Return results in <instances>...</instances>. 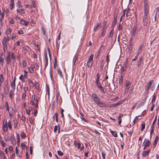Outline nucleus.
Here are the masks:
<instances>
[{
	"instance_id": "nucleus-39",
	"label": "nucleus",
	"mask_w": 159,
	"mask_h": 159,
	"mask_svg": "<svg viewBox=\"0 0 159 159\" xmlns=\"http://www.w3.org/2000/svg\"><path fill=\"white\" fill-rule=\"evenodd\" d=\"M145 124L144 122H143L141 125L142 128L141 129V131H143L145 128Z\"/></svg>"
},
{
	"instance_id": "nucleus-20",
	"label": "nucleus",
	"mask_w": 159,
	"mask_h": 159,
	"mask_svg": "<svg viewBox=\"0 0 159 159\" xmlns=\"http://www.w3.org/2000/svg\"><path fill=\"white\" fill-rule=\"evenodd\" d=\"M143 46V44H141L139 46L137 52V55H139L142 52Z\"/></svg>"
},
{
	"instance_id": "nucleus-60",
	"label": "nucleus",
	"mask_w": 159,
	"mask_h": 159,
	"mask_svg": "<svg viewBox=\"0 0 159 159\" xmlns=\"http://www.w3.org/2000/svg\"><path fill=\"white\" fill-rule=\"evenodd\" d=\"M156 95H154L153 96V98H152V104H153V102L155 101V100H156Z\"/></svg>"
},
{
	"instance_id": "nucleus-3",
	"label": "nucleus",
	"mask_w": 159,
	"mask_h": 159,
	"mask_svg": "<svg viewBox=\"0 0 159 159\" xmlns=\"http://www.w3.org/2000/svg\"><path fill=\"white\" fill-rule=\"evenodd\" d=\"M10 40V38H9L8 36H7V37H4L2 40V44L3 46H7V43L8 41H9Z\"/></svg>"
},
{
	"instance_id": "nucleus-6",
	"label": "nucleus",
	"mask_w": 159,
	"mask_h": 159,
	"mask_svg": "<svg viewBox=\"0 0 159 159\" xmlns=\"http://www.w3.org/2000/svg\"><path fill=\"white\" fill-rule=\"evenodd\" d=\"M153 80H151L146 84L145 87L146 88V89L148 91L149 90L150 87L152 86V84L153 83Z\"/></svg>"
},
{
	"instance_id": "nucleus-15",
	"label": "nucleus",
	"mask_w": 159,
	"mask_h": 159,
	"mask_svg": "<svg viewBox=\"0 0 159 159\" xmlns=\"http://www.w3.org/2000/svg\"><path fill=\"white\" fill-rule=\"evenodd\" d=\"M104 66V61L103 60H101L99 63V68L101 70H103Z\"/></svg>"
},
{
	"instance_id": "nucleus-9",
	"label": "nucleus",
	"mask_w": 159,
	"mask_h": 159,
	"mask_svg": "<svg viewBox=\"0 0 159 159\" xmlns=\"http://www.w3.org/2000/svg\"><path fill=\"white\" fill-rule=\"evenodd\" d=\"M44 56H45V66L44 68V69L45 70L46 69L48 63V58L47 57V54L46 52H45L44 53Z\"/></svg>"
},
{
	"instance_id": "nucleus-50",
	"label": "nucleus",
	"mask_w": 159,
	"mask_h": 159,
	"mask_svg": "<svg viewBox=\"0 0 159 159\" xmlns=\"http://www.w3.org/2000/svg\"><path fill=\"white\" fill-rule=\"evenodd\" d=\"M12 138V136H7V138L6 139V141H8L9 140H10Z\"/></svg>"
},
{
	"instance_id": "nucleus-16",
	"label": "nucleus",
	"mask_w": 159,
	"mask_h": 159,
	"mask_svg": "<svg viewBox=\"0 0 159 159\" xmlns=\"http://www.w3.org/2000/svg\"><path fill=\"white\" fill-rule=\"evenodd\" d=\"M127 64V63H125L124 64L123 66L121 67L120 68V71L121 72H123L126 69Z\"/></svg>"
},
{
	"instance_id": "nucleus-37",
	"label": "nucleus",
	"mask_w": 159,
	"mask_h": 159,
	"mask_svg": "<svg viewBox=\"0 0 159 159\" xmlns=\"http://www.w3.org/2000/svg\"><path fill=\"white\" fill-rule=\"evenodd\" d=\"M11 2L10 4V8L11 10H12L14 8V1H11Z\"/></svg>"
},
{
	"instance_id": "nucleus-45",
	"label": "nucleus",
	"mask_w": 159,
	"mask_h": 159,
	"mask_svg": "<svg viewBox=\"0 0 159 159\" xmlns=\"http://www.w3.org/2000/svg\"><path fill=\"white\" fill-rule=\"evenodd\" d=\"M94 101L96 102L97 104L98 102L100 101L99 98L98 97L96 98H95L93 100Z\"/></svg>"
},
{
	"instance_id": "nucleus-18",
	"label": "nucleus",
	"mask_w": 159,
	"mask_h": 159,
	"mask_svg": "<svg viewBox=\"0 0 159 159\" xmlns=\"http://www.w3.org/2000/svg\"><path fill=\"white\" fill-rule=\"evenodd\" d=\"M148 0H143L144 10H148Z\"/></svg>"
},
{
	"instance_id": "nucleus-19",
	"label": "nucleus",
	"mask_w": 159,
	"mask_h": 159,
	"mask_svg": "<svg viewBox=\"0 0 159 159\" xmlns=\"http://www.w3.org/2000/svg\"><path fill=\"white\" fill-rule=\"evenodd\" d=\"M131 86V83L129 81H127L125 85V91L127 90V91H128L129 88Z\"/></svg>"
},
{
	"instance_id": "nucleus-29",
	"label": "nucleus",
	"mask_w": 159,
	"mask_h": 159,
	"mask_svg": "<svg viewBox=\"0 0 159 159\" xmlns=\"http://www.w3.org/2000/svg\"><path fill=\"white\" fill-rule=\"evenodd\" d=\"M142 60V57H141L139 59V60L137 64L138 67H139L141 66Z\"/></svg>"
},
{
	"instance_id": "nucleus-8",
	"label": "nucleus",
	"mask_w": 159,
	"mask_h": 159,
	"mask_svg": "<svg viewBox=\"0 0 159 159\" xmlns=\"http://www.w3.org/2000/svg\"><path fill=\"white\" fill-rule=\"evenodd\" d=\"M97 104L101 107L107 108L109 107L108 105L106 104L105 102H102L99 101L97 103Z\"/></svg>"
},
{
	"instance_id": "nucleus-28",
	"label": "nucleus",
	"mask_w": 159,
	"mask_h": 159,
	"mask_svg": "<svg viewBox=\"0 0 159 159\" xmlns=\"http://www.w3.org/2000/svg\"><path fill=\"white\" fill-rule=\"evenodd\" d=\"M3 75L2 74H0V90L1 89V86L3 82Z\"/></svg>"
},
{
	"instance_id": "nucleus-44",
	"label": "nucleus",
	"mask_w": 159,
	"mask_h": 159,
	"mask_svg": "<svg viewBox=\"0 0 159 159\" xmlns=\"http://www.w3.org/2000/svg\"><path fill=\"white\" fill-rule=\"evenodd\" d=\"M14 126V128H16L17 126V121L16 120H13Z\"/></svg>"
},
{
	"instance_id": "nucleus-26",
	"label": "nucleus",
	"mask_w": 159,
	"mask_h": 159,
	"mask_svg": "<svg viewBox=\"0 0 159 159\" xmlns=\"http://www.w3.org/2000/svg\"><path fill=\"white\" fill-rule=\"evenodd\" d=\"M6 64L7 65H9L11 61V59L10 56L9 55H8L6 58Z\"/></svg>"
},
{
	"instance_id": "nucleus-54",
	"label": "nucleus",
	"mask_w": 159,
	"mask_h": 159,
	"mask_svg": "<svg viewBox=\"0 0 159 159\" xmlns=\"http://www.w3.org/2000/svg\"><path fill=\"white\" fill-rule=\"evenodd\" d=\"M21 137L22 139H24L26 137V135L24 132H22L21 134Z\"/></svg>"
},
{
	"instance_id": "nucleus-34",
	"label": "nucleus",
	"mask_w": 159,
	"mask_h": 159,
	"mask_svg": "<svg viewBox=\"0 0 159 159\" xmlns=\"http://www.w3.org/2000/svg\"><path fill=\"white\" fill-rule=\"evenodd\" d=\"M157 118V116L156 115V116H155L154 120L153 121V122L152 123V125H151V128H154V124L156 122Z\"/></svg>"
},
{
	"instance_id": "nucleus-23",
	"label": "nucleus",
	"mask_w": 159,
	"mask_h": 159,
	"mask_svg": "<svg viewBox=\"0 0 159 159\" xmlns=\"http://www.w3.org/2000/svg\"><path fill=\"white\" fill-rule=\"evenodd\" d=\"M8 55H9L10 56H11V58L12 59H14V60H15V57L14 52L9 51Z\"/></svg>"
},
{
	"instance_id": "nucleus-64",
	"label": "nucleus",
	"mask_w": 159,
	"mask_h": 159,
	"mask_svg": "<svg viewBox=\"0 0 159 159\" xmlns=\"http://www.w3.org/2000/svg\"><path fill=\"white\" fill-rule=\"evenodd\" d=\"M21 146L22 147V149H24L25 148V147H26L25 144L23 143H21Z\"/></svg>"
},
{
	"instance_id": "nucleus-52",
	"label": "nucleus",
	"mask_w": 159,
	"mask_h": 159,
	"mask_svg": "<svg viewBox=\"0 0 159 159\" xmlns=\"http://www.w3.org/2000/svg\"><path fill=\"white\" fill-rule=\"evenodd\" d=\"M13 114V109L12 108H11V110L9 112V116L11 117L12 116Z\"/></svg>"
},
{
	"instance_id": "nucleus-56",
	"label": "nucleus",
	"mask_w": 159,
	"mask_h": 159,
	"mask_svg": "<svg viewBox=\"0 0 159 159\" xmlns=\"http://www.w3.org/2000/svg\"><path fill=\"white\" fill-rule=\"evenodd\" d=\"M24 76L23 75H20L19 77V79L22 81H24Z\"/></svg>"
},
{
	"instance_id": "nucleus-25",
	"label": "nucleus",
	"mask_w": 159,
	"mask_h": 159,
	"mask_svg": "<svg viewBox=\"0 0 159 159\" xmlns=\"http://www.w3.org/2000/svg\"><path fill=\"white\" fill-rule=\"evenodd\" d=\"M16 152L17 156L20 157H21L22 156V155L20 152H19V150L18 149L17 147L16 148Z\"/></svg>"
},
{
	"instance_id": "nucleus-21",
	"label": "nucleus",
	"mask_w": 159,
	"mask_h": 159,
	"mask_svg": "<svg viewBox=\"0 0 159 159\" xmlns=\"http://www.w3.org/2000/svg\"><path fill=\"white\" fill-rule=\"evenodd\" d=\"M9 97L11 99V100L12 97L14 96V90L12 89H11L9 93Z\"/></svg>"
},
{
	"instance_id": "nucleus-35",
	"label": "nucleus",
	"mask_w": 159,
	"mask_h": 159,
	"mask_svg": "<svg viewBox=\"0 0 159 159\" xmlns=\"http://www.w3.org/2000/svg\"><path fill=\"white\" fill-rule=\"evenodd\" d=\"M146 98H145L143 99V100L142 102H141V103H140V104H139L138 106H143L144 105V104L145 103V102L146 101Z\"/></svg>"
},
{
	"instance_id": "nucleus-27",
	"label": "nucleus",
	"mask_w": 159,
	"mask_h": 159,
	"mask_svg": "<svg viewBox=\"0 0 159 159\" xmlns=\"http://www.w3.org/2000/svg\"><path fill=\"white\" fill-rule=\"evenodd\" d=\"M108 26V24L107 21H104L103 23V27L102 29L106 30V29L107 28Z\"/></svg>"
},
{
	"instance_id": "nucleus-17",
	"label": "nucleus",
	"mask_w": 159,
	"mask_h": 159,
	"mask_svg": "<svg viewBox=\"0 0 159 159\" xmlns=\"http://www.w3.org/2000/svg\"><path fill=\"white\" fill-rule=\"evenodd\" d=\"M52 119L53 120L56 119V121L57 123L58 122V115L57 112H56L53 115Z\"/></svg>"
},
{
	"instance_id": "nucleus-63",
	"label": "nucleus",
	"mask_w": 159,
	"mask_h": 159,
	"mask_svg": "<svg viewBox=\"0 0 159 159\" xmlns=\"http://www.w3.org/2000/svg\"><path fill=\"white\" fill-rule=\"evenodd\" d=\"M10 23L11 24H13L15 23V21L13 19H11V20L10 21Z\"/></svg>"
},
{
	"instance_id": "nucleus-47",
	"label": "nucleus",
	"mask_w": 159,
	"mask_h": 159,
	"mask_svg": "<svg viewBox=\"0 0 159 159\" xmlns=\"http://www.w3.org/2000/svg\"><path fill=\"white\" fill-rule=\"evenodd\" d=\"M58 127V128L59 127V124H58L57 125H55V126L54 127V132L55 133H56L57 131V130Z\"/></svg>"
},
{
	"instance_id": "nucleus-49",
	"label": "nucleus",
	"mask_w": 159,
	"mask_h": 159,
	"mask_svg": "<svg viewBox=\"0 0 159 159\" xmlns=\"http://www.w3.org/2000/svg\"><path fill=\"white\" fill-rule=\"evenodd\" d=\"M8 127L11 130L12 129V126L11 125V123L10 122V121L9 120L8 122V126L7 127Z\"/></svg>"
},
{
	"instance_id": "nucleus-55",
	"label": "nucleus",
	"mask_w": 159,
	"mask_h": 159,
	"mask_svg": "<svg viewBox=\"0 0 159 159\" xmlns=\"http://www.w3.org/2000/svg\"><path fill=\"white\" fill-rule=\"evenodd\" d=\"M57 153L59 156H62L63 155V153L60 150H58L57 151Z\"/></svg>"
},
{
	"instance_id": "nucleus-2",
	"label": "nucleus",
	"mask_w": 159,
	"mask_h": 159,
	"mask_svg": "<svg viewBox=\"0 0 159 159\" xmlns=\"http://www.w3.org/2000/svg\"><path fill=\"white\" fill-rule=\"evenodd\" d=\"M93 55H91L89 58V60L87 62V66L89 68H90L92 65L93 63Z\"/></svg>"
},
{
	"instance_id": "nucleus-51",
	"label": "nucleus",
	"mask_w": 159,
	"mask_h": 159,
	"mask_svg": "<svg viewBox=\"0 0 159 159\" xmlns=\"http://www.w3.org/2000/svg\"><path fill=\"white\" fill-rule=\"evenodd\" d=\"M133 89H134V87L133 86H132L131 87L129 91V94H131L132 93H133Z\"/></svg>"
},
{
	"instance_id": "nucleus-32",
	"label": "nucleus",
	"mask_w": 159,
	"mask_h": 159,
	"mask_svg": "<svg viewBox=\"0 0 159 159\" xmlns=\"http://www.w3.org/2000/svg\"><path fill=\"white\" fill-rule=\"evenodd\" d=\"M2 54L3 53H0V62L2 63V64H3L4 61V58H2Z\"/></svg>"
},
{
	"instance_id": "nucleus-31",
	"label": "nucleus",
	"mask_w": 159,
	"mask_h": 159,
	"mask_svg": "<svg viewBox=\"0 0 159 159\" xmlns=\"http://www.w3.org/2000/svg\"><path fill=\"white\" fill-rule=\"evenodd\" d=\"M11 87L14 90L15 89V83L12 82L11 83Z\"/></svg>"
},
{
	"instance_id": "nucleus-11",
	"label": "nucleus",
	"mask_w": 159,
	"mask_h": 159,
	"mask_svg": "<svg viewBox=\"0 0 159 159\" xmlns=\"http://www.w3.org/2000/svg\"><path fill=\"white\" fill-rule=\"evenodd\" d=\"M117 21V15H115L114 17L113 22L111 24V27L113 28L116 24Z\"/></svg>"
},
{
	"instance_id": "nucleus-24",
	"label": "nucleus",
	"mask_w": 159,
	"mask_h": 159,
	"mask_svg": "<svg viewBox=\"0 0 159 159\" xmlns=\"http://www.w3.org/2000/svg\"><path fill=\"white\" fill-rule=\"evenodd\" d=\"M114 33V29H112L110 31V34H109V38L112 41V36L113 35Z\"/></svg>"
},
{
	"instance_id": "nucleus-42",
	"label": "nucleus",
	"mask_w": 159,
	"mask_h": 159,
	"mask_svg": "<svg viewBox=\"0 0 159 159\" xmlns=\"http://www.w3.org/2000/svg\"><path fill=\"white\" fill-rule=\"evenodd\" d=\"M26 93L24 92L22 94V98L23 100H25L26 98Z\"/></svg>"
},
{
	"instance_id": "nucleus-46",
	"label": "nucleus",
	"mask_w": 159,
	"mask_h": 159,
	"mask_svg": "<svg viewBox=\"0 0 159 159\" xmlns=\"http://www.w3.org/2000/svg\"><path fill=\"white\" fill-rule=\"evenodd\" d=\"M100 23H99L96 26H95L93 29V30L94 31H97L98 29V28L99 27L100 25Z\"/></svg>"
},
{
	"instance_id": "nucleus-62",
	"label": "nucleus",
	"mask_w": 159,
	"mask_h": 159,
	"mask_svg": "<svg viewBox=\"0 0 159 159\" xmlns=\"http://www.w3.org/2000/svg\"><path fill=\"white\" fill-rule=\"evenodd\" d=\"M130 11V9L129 8L127 10V13L126 14V16H128L130 15V13H129V11Z\"/></svg>"
},
{
	"instance_id": "nucleus-40",
	"label": "nucleus",
	"mask_w": 159,
	"mask_h": 159,
	"mask_svg": "<svg viewBox=\"0 0 159 159\" xmlns=\"http://www.w3.org/2000/svg\"><path fill=\"white\" fill-rule=\"evenodd\" d=\"M111 134H112V135L115 137H117V133H116V132H115V131H111Z\"/></svg>"
},
{
	"instance_id": "nucleus-13",
	"label": "nucleus",
	"mask_w": 159,
	"mask_h": 159,
	"mask_svg": "<svg viewBox=\"0 0 159 159\" xmlns=\"http://www.w3.org/2000/svg\"><path fill=\"white\" fill-rule=\"evenodd\" d=\"M29 22L27 21H25V20L22 19L20 20V23L23 25L27 26L29 24Z\"/></svg>"
},
{
	"instance_id": "nucleus-58",
	"label": "nucleus",
	"mask_w": 159,
	"mask_h": 159,
	"mask_svg": "<svg viewBox=\"0 0 159 159\" xmlns=\"http://www.w3.org/2000/svg\"><path fill=\"white\" fill-rule=\"evenodd\" d=\"M9 151L10 152H11L13 150V148L12 146H10L8 148Z\"/></svg>"
},
{
	"instance_id": "nucleus-38",
	"label": "nucleus",
	"mask_w": 159,
	"mask_h": 159,
	"mask_svg": "<svg viewBox=\"0 0 159 159\" xmlns=\"http://www.w3.org/2000/svg\"><path fill=\"white\" fill-rule=\"evenodd\" d=\"M106 33V30L102 29V31L101 35V36L102 37H104V36L105 35Z\"/></svg>"
},
{
	"instance_id": "nucleus-33",
	"label": "nucleus",
	"mask_w": 159,
	"mask_h": 159,
	"mask_svg": "<svg viewBox=\"0 0 159 159\" xmlns=\"http://www.w3.org/2000/svg\"><path fill=\"white\" fill-rule=\"evenodd\" d=\"M57 73L59 74L61 77H62L63 75L62 74V72L60 68L57 69Z\"/></svg>"
},
{
	"instance_id": "nucleus-59",
	"label": "nucleus",
	"mask_w": 159,
	"mask_h": 159,
	"mask_svg": "<svg viewBox=\"0 0 159 159\" xmlns=\"http://www.w3.org/2000/svg\"><path fill=\"white\" fill-rule=\"evenodd\" d=\"M27 65V63L25 61H24L22 62V65L24 67H25Z\"/></svg>"
},
{
	"instance_id": "nucleus-7",
	"label": "nucleus",
	"mask_w": 159,
	"mask_h": 159,
	"mask_svg": "<svg viewBox=\"0 0 159 159\" xmlns=\"http://www.w3.org/2000/svg\"><path fill=\"white\" fill-rule=\"evenodd\" d=\"M151 145V143L149 140L145 139L144 142L142 144L143 146H145L147 147H148Z\"/></svg>"
},
{
	"instance_id": "nucleus-5",
	"label": "nucleus",
	"mask_w": 159,
	"mask_h": 159,
	"mask_svg": "<svg viewBox=\"0 0 159 159\" xmlns=\"http://www.w3.org/2000/svg\"><path fill=\"white\" fill-rule=\"evenodd\" d=\"M123 101L122 100H120L118 102L115 104H111L109 107L110 108L114 107H116L119 105H120V104H121L123 102Z\"/></svg>"
},
{
	"instance_id": "nucleus-41",
	"label": "nucleus",
	"mask_w": 159,
	"mask_h": 159,
	"mask_svg": "<svg viewBox=\"0 0 159 159\" xmlns=\"http://www.w3.org/2000/svg\"><path fill=\"white\" fill-rule=\"evenodd\" d=\"M0 143L2 145L3 147H5L6 145V143L3 140H0Z\"/></svg>"
},
{
	"instance_id": "nucleus-30",
	"label": "nucleus",
	"mask_w": 159,
	"mask_h": 159,
	"mask_svg": "<svg viewBox=\"0 0 159 159\" xmlns=\"http://www.w3.org/2000/svg\"><path fill=\"white\" fill-rule=\"evenodd\" d=\"M132 38H131L129 41V45L130 47L129 48V49H130V50H131L132 49Z\"/></svg>"
},
{
	"instance_id": "nucleus-10",
	"label": "nucleus",
	"mask_w": 159,
	"mask_h": 159,
	"mask_svg": "<svg viewBox=\"0 0 159 159\" xmlns=\"http://www.w3.org/2000/svg\"><path fill=\"white\" fill-rule=\"evenodd\" d=\"M9 90V88L8 85V84H6L5 87H4V93L7 95Z\"/></svg>"
},
{
	"instance_id": "nucleus-22",
	"label": "nucleus",
	"mask_w": 159,
	"mask_h": 159,
	"mask_svg": "<svg viewBox=\"0 0 159 159\" xmlns=\"http://www.w3.org/2000/svg\"><path fill=\"white\" fill-rule=\"evenodd\" d=\"M137 30V29L135 26H134L133 28L132 36L134 37L135 36V34H136V31Z\"/></svg>"
},
{
	"instance_id": "nucleus-1",
	"label": "nucleus",
	"mask_w": 159,
	"mask_h": 159,
	"mask_svg": "<svg viewBox=\"0 0 159 159\" xmlns=\"http://www.w3.org/2000/svg\"><path fill=\"white\" fill-rule=\"evenodd\" d=\"M148 10H144V15L143 17L144 25L147 26L148 22Z\"/></svg>"
},
{
	"instance_id": "nucleus-36",
	"label": "nucleus",
	"mask_w": 159,
	"mask_h": 159,
	"mask_svg": "<svg viewBox=\"0 0 159 159\" xmlns=\"http://www.w3.org/2000/svg\"><path fill=\"white\" fill-rule=\"evenodd\" d=\"M123 76L121 75V77L119 79V84L120 85H121L123 83Z\"/></svg>"
},
{
	"instance_id": "nucleus-12",
	"label": "nucleus",
	"mask_w": 159,
	"mask_h": 159,
	"mask_svg": "<svg viewBox=\"0 0 159 159\" xmlns=\"http://www.w3.org/2000/svg\"><path fill=\"white\" fill-rule=\"evenodd\" d=\"M151 151L150 149H148L147 151H143L142 153V155L143 157H145L146 156L148 155Z\"/></svg>"
},
{
	"instance_id": "nucleus-4",
	"label": "nucleus",
	"mask_w": 159,
	"mask_h": 159,
	"mask_svg": "<svg viewBox=\"0 0 159 159\" xmlns=\"http://www.w3.org/2000/svg\"><path fill=\"white\" fill-rule=\"evenodd\" d=\"M96 84L97 86L102 91V92L105 93V92L104 90L103 87L102 85L99 81H96Z\"/></svg>"
},
{
	"instance_id": "nucleus-53",
	"label": "nucleus",
	"mask_w": 159,
	"mask_h": 159,
	"mask_svg": "<svg viewBox=\"0 0 159 159\" xmlns=\"http://www.w3.org/2000/svg\"><path fill=\"white\" fill-rule=\"evenodd\" d=\"M11 28H9L7 30V34H9L11 33Z\"/></svg>"
},
{
	"instance_id": "nucleus-43",
	"label": "nucleus",
	"mask_w": 159,
	"mask_h": 159,
	"mask_svg": "<svg viewBox=\"0 0 159 159\" xmlns=\"http://www.w3.org/2000/svg\"><path fill=\"white\" fill-rule=\"evenodd\" d=\"M92 96L93 98V100H94V99L96 98L97 97H98L97 94L94 93H92Z\"/></svg>"
},
{
	"instance_id": "nucleus-14",
	"label": "nucleus",
	"mask_w": 159,
	"mask_h": 159,
	"mask_svg": "<svg viewBox=\"0 0 159 159\" xmlns=\"http://www.w3.org/2000/svg\"><path fill=\"white\" fill-rule=\"evenodd\" d=\"M8 124H4V121H3V125L2 126V128L3 130L4 131H7L8 130L7 128Z\"/></svg>"
},
{
	"instance_id": "nucleus-48",
	"label": "nucleus",
	"mask_w": 159,
	"mask_h": 159,
	"mask_svg": "<svg viewBox=\"0 0 159 159\" xmlns=\"http://www.w3.org/2000/svg\"><path fill=\"white\" fill-rule=\"evenodd\" d=\"M29 70L30 73H33L34 72V70L32 67H30L29 68Z\"/></svg>"
},
{
	"instance_id": "nucleus-61",
	"label": "nucleus",
	"mask_w": 159,
	"mask_h": 159,
	"mask_svg": "<svg viewBox=\"0 0 159 159\" xmlns=\"http://www.w3.org/2000/svg\"><path fill=\"white\" fill-rule=\"evenodd\" d=\"M41 31L42 32L43 34V35H45V29L43 28H42L41 29Z\"/></svg>"
},
{
	"instance_id": "nucleus-57",
	"label": "nucleus",
	"mask_w": 159,
	"mask_h": 159,
	"mask_svg": "<svg viewBox=\"0 0 159 159\" xmlns=\"http://www.w3.org/2000/svg\"><path fill=\"white\" fill-rule=\"evenodd\" d=\"M96 81H99L100 75L99 73L96 75Z\"/></svg>"
}]
</instances>
